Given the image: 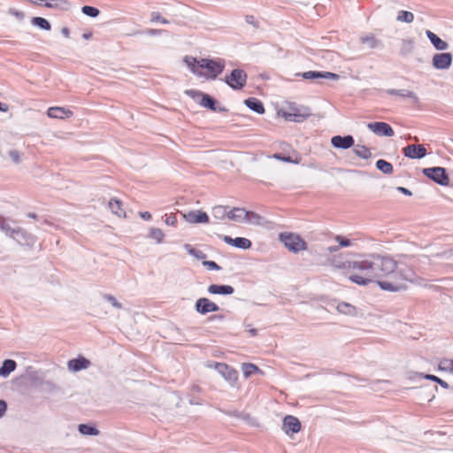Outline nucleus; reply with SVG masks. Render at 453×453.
<instances>
[{
    "mask_svg": "<svg viewBox=\"0 0 453 453\" xmlns=\"http://www.w3.org/2000/svg\"><path fill=\"white\" fill-rule=\"evenodd\" d=\"M366 285L376 282L386 291L396 292L405 289L416 280L414 271L403 261L388 256L370 254Z\"/></svg>",
    "mask_w": 453,
    "mask_h": 453,
    "instance_id": "1",
    "label": "nucleus"
},
{
    "mask_svg": "<svg viewBox=\"0 0 453 453\" xmlns=\"http://www.w3.org/2000/svg\"><path fill=\"white\" fill-rule=\"evenodd\" d=\"M370 263V254L360 256L357 260L353 261H341L334 258L331 262L332 266L342 271L345 274L349 275V279L353 283L360 286H365L367 273Z\"/></svg>",
    "mask_w": 453,
    "mask_h": 453,
    "instance_id": "2",
    "label": "nucleus"
},
{
    "mask_svg": "<svg viewBox=\"0 0 453 453\" xmlns=\"http://www.w3.org/2000/svg\"><path fill=\"white\" fill-rule=\"evenodd\" d=\"M183 60L194 74L206 80L216 79L224 69V62L220 59H197L191 56H186Z\"/></svg>",
    "mask_w": 453,
    "mask_h": 453,
    "instance_id": "3",
    "label": "nucleus"
},
{
    "mask_svg": "<svg viewBox=\"0 0 453 453\" xmlns=\"http://www.w3.org/2000/svg\"><path fill=\"white\" fill-rule=\"evenodd\" d=\"M280 242L291 252L298 253L307 250L306 242L293 232H282L279 234Z\"/></svg>",
    "mask_w": 453,
    "mask_h": 453,
    "instance_id": "4",
    "label": "nucleus"
},
{
    "mask_svg": "<svg viewBox=\"0 0 453 453\" xmlns=\"http://www.w3.org/2000/svg\"><path fill=\"white\" fill-rule=\"evenodd\" d=\"M282 115L286 120L301 122L311 116V111L308 107L291 105Z\"/></svg>",
    "mask_w": 453,
    "mask_h": 453,
    "instance_id": "5",
    "label": "nucleus"
},
{
    "mask_svg": "<svg viewBox=\"0 0 453 453\" xmlns=\"http://www.w3.org/2000/svg\"><path fill=\"white\" fill-rule=\"evenodd\" d=\"M225 81L234 89H242L247 81V74L242 69H234Z\"/></svg>",
    "mask_w": 453,
    "mask_h": 453,
    "instance_id": "6",
    "label": "nucleus"
},
{
    "mask_svg": "<svg viewBox=\"0 0 453 453\" xmlns=\"http://www.w3.org/2000/svg\"><path fill=\"white\" fill-rule=\"evenodd\" d=\"M423 173L426 177L440 185L448 186L449 183V178L442 167L426 168Z\"/></svg>",
    "mask_w": 453,
    "mask_h": 453,
    "instance_id": "7",
    "label": "nucleus"
},
{
    "mask_svg": "<svg viewBox=\"0 0 453 453\" xmlns=\"http://www.w3.org/2000/svg\"><path fill=\"white\" fill-rule=\"evenodd\" d=\"M186 94L188 95L193 99L198 101L199 104L204 108H208L213 111H216V103L215 100L211 97L209 95L204 94L198 90H187Z\"/></svg>",
    "mask_w": 453,
    "mask_h": 453,
    "instance_id": "8",
    "label": "nucleus"
},
{
    "mask_svg": "<svg viewBox=\"0 0 453 453\" xmlns=\"http://www.w3.org/2000/svg\"><path fill=\"white\" fill-rule=\"evenodd\" d=\"M207 366L218 371L226 380L229 381H236L238 380L237 371L225 363L213 362L208 364Z\"/></svg>",
    "mask_w": 453,
    "mask_h": 453,
    "instance_id": "9",
    "label": "nucleus"
},
{
    "mask_svg": "<svg viewBox=\"0 0 453 453\" xmlns=\"http://www.w3.org/2000/svg\"><path fill=\"white\" fill-rule=\"evenodd\" d=\"M181 215L182 218L190 224H207L210 221L207 213L201 210L188 211Z\"/></svg>",
    "mask_w": 453,
    "mask_h": 453,
    "instance_id": "10",
    "label": "nucleus"
},
{
    "mask_svg": "<svg viewBox=\"0 0 453 453\" xmlns=\"http://www.w3.org/2000/svg\"><path fill=\"white\" fill-rule=\"evenodd\" d=\"M301 422L297 418L292 415H288L284 418L282 429L288 435L298 433L301 430Z\"/></svg>",
    "mask_w": 453,
    "mask_h": 453,
    "instance_id": "11",
    "label": "nucleus"
},
{
    "mask_svg": "<svg viewBox=\"0 0 453 453\" xmlns=\"http://www.w3.org/2000/svg\"><path fill=\"white\" fill-rule=\"evenodd\" d=\"M196 310L201 314H207L212 311H218L219 307L208 298H199L196 303Z\"/></svg>",
    "mask_w": 453,
    "mask_h": 453,
    "instance_id": "12",
    "label": "nucleus"
},
{
    "mask_svg": "<svg viewBox=\"0 0 453 453\" xmlns=\"http://www.w3.org/2000/svg\"><path fill=\"white\" fill-rule=\"evenodd\" d=\"M367 127L378 135L393 136V128L386 122H372L367 125Z\"/></svg>",
    "mask_w": 453,
    "mask_h": 453,
    "instance_id": "13",
    "label": "nucleus"
},
{
    "mask_svg": "<svg viewBox=\"0 0 453 453\" xmlns=\"http://www.w3.org/2000/svg\"><path fill=\"white\" fill-rule=\"evenodd\" d=\"M452 55L450 53H438L433 57V65L436 69H447L451 65Z\"/></svg>",
    "mask_w": 453,
    "mask_h": 453,
    "instance_id": "14",
    "label": "nucleus"
},
{
    "mask_svg": "<svg viewBox=\"0 0 453 453\" xmlns=\"http://www.w3.org/2000/svg\"><path fill=\"white\" fill-rule=\"evenodd\" d=\"M354 143L355 141L351 135H335L331 138V144L337 149L347 150L351 148Z\"/></svg>",
    "mask_w": 453,
    "mask_h": 453,
    "instance_id": "15",
    "label": "nucleus"
},
{
    "mask_svg": "<svg viewBox=\"0 0 453 453\" xmlns=\"http://www.w3.org/2000/svg\"><path fill=\"white\" fill-rule=\"evenodd\" d=\"M47 115L51 119H65L73 117V112L65 107L52 106L48 109Z\"/></svg>",
    "mask_w": 453,
    "mask_h": 453,
    "instance_id": "16",
    "label": "nucleus"
},
{
    "mask_svg": "<svg viewBox=\"0 0 453 453\" xmlns=\"http://www.w3.org/2000/svg\"><path fill=\"white\" fill-rule=\"evenodd\" d=\"M403 154L410 158H422L426 155V150L423 145H408L403 149Z\"/></svg>",
    "mask_w": 453,
    "mask_h": 453,
    "instance_id": "17",
    "label": "nucleus"
},
{
    "mask_svg": "<svg viewBox=\"0 0 453 453\" xmlns=\"http://www.w3.org/2000/svg\"><path fill=\"white\" fill-rule=\"evenodd\" d=\"M89 365L90 361L84 357L71 359L67 363V367L72 372H79L81 370L87 369Z\"/></svg>",
    "mask_w": 453,
    "mask_h": 453,
    "instance_id": "18",
    "label": "nucleus"
},
{
    "mask_svg": "<svg viewBox=\"0 0 453 453\" xmlns=\"http://www.w3.org/2000/svg\"><path fill=\"white\" fill-rule=\"evenodd\" d=\"M223 241L229 245L244 250L250 249L251 247V242L249 239L243 237H236L233 239L230 236L225 235L223 236Z\"/></svg>",
    "mask_w": 453,
    "mask_h": 453,
    "instance_id": "19",
    "label": "nucleus"
},
{
    "mask_svg": "<svg viewBox=\"0 0 453 453\" xmlns=\"http://www.w3.org/2000/svg\"><path fill=\"white\" fill-rule=\"evenodd\" d=\"M303 77L304 79H317V78H325V79H333L338 80L339 75L330 72H316V71H309L303 73Z\"/></svg>",
    "mask_w": 453,
    "mask_h": 453,
    "instance_id": "20",
    "label": "nucleus"
},
{
    "mask_svg": "<svg viewBox=\"0 0 453 453\" xmlns=\"http://www.w3.org/2000/svg\"><path fill=\"white\" fill-rule=\"evenodd\" d=\"M234 288L228 285H210L208 292L212 295H231L234 293Z\"/></svg>",
    "mask_w": 453,
    "mask_h": 453,
    "instance_id": "21",
    "label": "nucleus"
},
{
    "mask_svg": "<svg viewBox=\"0 0 453 453\" xmlns=\"http://www.w3.org/2000/svg\"><path fill=\"white\" fill-rule=\"evenodd\" d=\"M426 36L430 40L431 43L434 46V48L438 50H444L448 48V43L438 37L434 33L430 30L426 32Z\"/></svg>",
    "mask_w": 453,
    "mask_h": 453,
    "instance_id": "22",
    "label": "nucleus"
},
{
    "mask_svg": "<svg viewBox=\"0 0 453 453\" xmlns=\"http://www.w3.org/2000/svg\"><path fill=\"white\" fill-rule=\"evenodd\" d=\"M109 208L111 212L119 218L126 217V211L122 207V203L118 199H111L109 202Z\"/></svg>",
    "mask_w": 453,
    "mask_h": 453,
    "instance_id": "23",
    "label": "nucleus"
},
{
    "mask_svg": "<svg viewBox=\"0 0 453 453\" xmlns=\"http://www.w3.org/2000/svg\"><path fill=\"white\" fill-rule=\"evenodd\" d=\"M244 104H246V106H248L250 110L259 113V114H262L265 112V107L262 104L261 101H259L258 99L257 98H253V97H250V98H248L244 101Z\"/></svg>",
    "mask_w": 453,
    "mask_h": 453,
    "instance_id": "24",
    "label": "nucleus"
},
{
    "mask_svg": "<svg viewBox=\"0 0 453 453\" xmlns=\"http://www.w3.org/2000/svg\"><path fill=\"white\" fill-rule=\"evenodd\" d=\"M246 215L247 211L242 208H234L227 212V218L237 222H243Z\"/></svg>",
    "mask_w": 453,
    "mask_h": 453,
    "instance_id": "25",
    "label": "nucleus"
},
{
    "mask_svg": "<svg viewBox=\"0 0 453 453\" xmlns=\"http://www.w3.org/2000/svg\"><path fill=\"white\" fill-rule=\"evenodd\" d=\"M16 362L12 359L4 361L3 365L0 367V376L6 377L16 369Z\"/></svg>",
    "mask_w": 453,
    "mask_h": 453,
    "instance_id": "26",
    "label": "nucleus"
},
{
    "mask_svg": "<svg viewBox=\"0 0 453 453\" xmlns=\"http://www.w3.org/2000/svg\"><path fill=\"white\" fill-rule=\"evenodd\" d=\"M336 309L340 313L344 315L354 316L357 313L356 307L345 302L339 303Z\"/></svg>",
    "mask_w": 453,
    "mask_h": 453,
    "instance_id": "27",
    "label": "nucleus"
},
{
    "mask_svg": "<svg viewBox=\"0 0 453 453\" xmlns=\"http://www.w3.org/2000/svg\"><path fill=\"white\" fill-rule=\"evenodd\" d=\"M242 371L245 378H249L257 372L262 373V371L258 368V366L251 363H243L242 365Z\"/></svg>",
    "mask_w": 453,
    "mask_h": 453,
    "instance_id": "28",
    "label": "nucleus"
},
{
    "mask_svg": "<svg viewBox=\"0 0 453 453\" xmlns=\"http://www.w3.org/2000/svg\"><path fill=\"white\" fill-rule=\"evenodd\" d=\"M273 157L278 160L294 164H299L301 161V157L295 151H293V156H284L280 153H275L273 154Z\"/></svg>",
    "mask_w": 453,
    "mask_h": 453,
    "instance_id": "29",
    "label": "nucleus"
},
{
    "mask_svg": "<svg viewBox=\"0 0 453 453\" xmlns=\"http://www.w3.org/2000/svg\"><path fill=\"white\" fill-rule=\"evenodd\" d=\"M438 369L442 372L453 373V358H441L439 361Z\"/></svg>",
    "mask_w": 453,
    "mask_h": 453,
    "instance_id": "30",
    "label": "nucleus"
},
{
    "mask_svg": "<svg viewBox=\"0 0 453 453\" xmlns=\"http://www.w3.org/2000/svg\"><path fill=\"white\" fill-rule=\"evenodd\" d=\"M353 151L357 157L364 159H368L372 157L370 149L365 145H357Z\"/></svg>",
    "mask_w": 453,
    "mask_h": 453,
    "instance_id": "31",
    "label": "nucleus"
},
{
    "mask_svg": "<svg viewBox=\"0 0 453 453\" xmlns=\"http://www.w3.org/2000/svg\"><path fill=\"white\" fill-rule=\"evenodd\" d=\"M376 167L386 174H390L393 173V165L389 162L383 159H379L376 162Z\"/></svg>",
    "mask_w": 453,
    "mask_h": 453,
    "instance_id": "32",
    "label": "nucleus"
},
{
    "mask_svg": "<svg viewBox=\"0 0 453 453\" xmlns=\"http://www.w3.org/2000/svg\"><path fill=\"white\" fill-rule=\"evenodd\" d=\"M149 236L155 240L157 243H161L165 238V234L160 228H150Z\"/></svg>",
    "mask_w": 453,
    "mask_h": 453,
    "instance_id": "33",
    "label": "nucleus"
},
{
    "mask_svg": "<svg viewBox=\"0 0 453 453\" xmlns=\"http://www.w3.org/2000/svg\"><path fill=\"white\" fill-rule=\"evenodd\" d=\"M388 94L391 96H397L401 97L406 98H416V95L414 92L410 90H396V89H389L388 90Z\"/></svg>",
    "mask_w": 453,
    "mask_h": 453,
    "instance_id": "34",
    "label": "nucleus"
},
{
    "mask_svg": "<svg viewBox=\"0 0 453 453\" xmlns=\"http://www.w3.org/2000/svg\"><path fill=\"white\" fill-rule=\"evenodd\" d=\"M227 212L226 207L222 205H217L212 209V214L218 219H224L227 217Z\"/></svg>",
    "mask_w": 453,
    "mask_h": 453,
    "instance_id": "35",
    "label": "nucleus"
},
{
    "mask_svg": "<svg viewBox=\"0 0 453 453\" xmlns=\"http://www.w3.org/2000/svg\"><path fill=\"white\" fill-rule=\"evenodd\" d=\"M79 432L85 435H97L99 434L96 428L85 424L79 426Z\"/></svg>",
    "mask_w": 453,
    "mask_h": 453,
    "instance_id": "36",
    "label": "nucleus"
},
{
    "mask_svg": "<svg viewBox=\"0 0 453 453\" xmlns=\"http://www.w3.org/2000/svg\"><path fill=\"white\" fill-rule=\"evenodd\" d=\"M397 20L401 22L411 23L414 20V15L408 11H400L397 15Z\"/></svg>",
    "mask_w": 453,
    "mask_h": 453,
    "instance_id": "37",
    "label": "nucleus"
},
{
    "mask_svg": "<svg viewBox=\"0 0 453 453\" xmlns=\"http://www.w3.org/2000/svg\"><path fill=\"white\" fill-rule=\"evenodd\" d=\"M32 23H33V25L38 26L42 29H44V30L50 29V24L44 18L35 17L32 19Z\"/></svg>",
    "mask_w": 453,
    "mask_h": 453,
    "instance_id": "38",
    "label": "nucleus"
},
{
    "mask_svg": "<svg viewBox=\"0 0 453 453\" xmlns=\"http://www.w3.org/2000/svg\"><path fill=\"white\" fill-rule=\"evenodd\" d=\"M261 219L262 218L258 214L253 211H247V215L245 216L243 221L258 225L261 223Z\"/></svg>",
    "mask_w": 453,
    "mask_h": 453,
    "instance_id": "39",
    "label": "nucleus"
},
{
    "mask_svg": "<svg viewBox=\"0 0 453 453\" xmlns=\"http://www.w3.org/2000/svg\"><path fill=\"white\" fill-rule=\"evenodd\" d=\"M0 229L4 231L10 236H13L14 234L19 232V229L15 230L12 228L5 219H0Z\"/></svg>",
    "mask_w": 453,
    "mask_h": 453,
    "instance_id": "40",
    "label": "nucleus"
},
{
    "mask_svg": "<svg viewBox=\"0 0 453 453\" xmlns=\"http://www.w3.org/2000/svg\"><path fill=\"white\" fill-rule=\"evenodd\" d=\"M82 12L88 16H90V17H97L99 15V10L96 7H92V6H83L82 7Z\"/></svg>",
    "mask_w": 453,
    "mask_h": 453,
    "instance_id": "41",
    "label": "nucleus"
},
{
    "mask_svg": "<svg viewBox=\"0 0 453 453\" xmlns=\"http://www.w3.org/2000/svg\"><path fill=\"white\" fill-rule=\"evenodd\" d=\"M334 240L339 243L340 248L349 247L351 245L350 240L342 235L334 236Z\"/></svg>",
    "mask_w": 453,
    "mask_h": 453,
    "instance_id": "42",
    "label": "nucleus"
},
{
    "mask_svg": "<svg viewBox=\"0 0 453 453\" xmlns=\"http://www.w3.org/2000/svg\"><path fill=\"white\" fill-rule=\"evenodd\" d=\"M151 22H160L162 24H168L169 20L161 16L159 12H154L151 13Z\"/></svg>",
    "mask_w": 453,
    "mask_h": 453,
    "instance_id": "43",
    "label": "nucleus"
},
{
    "mask_svg": "<svg viewBox=\"0 0 453 453\" xmlns=\"http://www.w3.org/2000/svg\"><path fill=\"white\" fill-rule=\"evenodd\" d=\"M165 223L168 226H176L177 217L174 213L165 214Z\"/></svg>",
    "mask_w": 453,
    "mask_h": 453,
    "instance_id": "44",
    "label": "nucleus"
},
{
    "mask_svg": "<svg viewBox=\"0 0 453 453\" xmlns=\"http://www.w3.org/2000/svg\"><path fill=\"white\" fill-rule=\"evenodd\" d=\"M245 21L254 27L255 28L259 27V22L257 20L256 17L254 15H246L245 16Z\"/></svg>",
    "mask_w": 453,
    "mask_h": 453,
    "instance_id": "45",
    "label": "nucleus"
},
{
    "mask_svg": "<svg viewBox=\"0 0 453 453\" xmlns=\"http://www.w3.org/2000/svg\"><path fill=\"white\" fill-rule=\"evenodd\" d=\"M10 157L15 164H19L20 162V154L17 150H12L9 152Z\"/></svg>",
    "mask_w": 453,
    "mask_h": 453,
    "instance_id": "46",
    "label": "nucleus"
},
{
    "mask_svg": "<svg viewBox=\"0 0 453 453\" xmlns=\"http://www.w3.org/2000/svg\"><path fill=\"white\" fill-rule=\"evenodd\" d=\"M363 42L368 43L371 47H375L377 45V40L374 38V36H366L362 39Z\"/></svg>",
    "mask_w": 453,
    "mask_h": 453,
    "instance_id": "47",
    "label": "nucleus"
},
{
    "mask_svg": "<svg viewBox=\"0 0 453 453\" xmlns=\"http://www.w3.org/2000/svg\"><path fill=\"white\" fill-rule=\"evenodd\" d=\"M203 265L207 266L209 270H219L220 267L214 261H205Z\"/></svg>",
    "mask_w": 453,
    "mask_h": 453,
    "instance_id": "48",
    "label": "nucleus"
},
{
    "mask_svg": "<svg viewBox=\"0 0 453 453\" xmlns=\"http://www.w3.org/2000/svg\"><path fill=\"white\" fill-rule=\"evenodd\" d=\"M7 410V404L4 400H0V418H2Z\"/></svg>",
    "mask_w": 453,
    "mask_h": 453,
    "instance_id": "49",
    "label": "nucleus"
},
{
    "mask_svg": "<svg viewBox=\"0 0 453 453\" xmlns=\"http://www.w3.org/2000/svg\"><path fill=\"white\" fill-rule=\"evenodd\" d=\"M423 378H425L426 380H431V381H434L436 383H438L441 379V378H439L435 375H432V374H426L423 376Z\"/></svg>",
    "mask_w": 453,
    "mask_h": 453,
    "instance_id": "50",
    "label": "nucleus"
},
{
    "mask_svg": "<svg viewBox=\"0 0 453 453\" xmlns=\"http://www.w3.org/2000/svg\"><path fill=\"white\" fill-rule=\"evenodd\" d=\"M140 217L143 219L144 220H150L151 219V214L149 211H141L139 213Z\"/></svg>",
    "mask_w": 453,
    "mask_h": 453,
    "instance_id": "51",
    "label": "nucleus"
},
{
    "mask_svg": "<svg viewBox=\"0 0 453 453\" xmlns=\"http://www.w3.org/2000/svg\"><path fill=\"white\" fill-rule=\"evenodd\" d=\"M106 298H107V300H108L109 302H111V304H112L113 306H115V307H117V308H120V307H121V304H120V303H119L116 301L115 297H113V296H108Z\"/></svg>",
    "mask_w": 453,
    "mask_h": 453,
    "instance_id": "52",
    "label": "nucleus"
},
{
    "mask_svg": "<svg viewBox=\"0 0 453 453\" xmlns=\"http://www.w3.org/2000/svg\"><path fill=\"white\" fill-rule=\"evenodd\" d=\"M9 110V106L6 104L0 102V111L6 112Z\"/></svg>",
    "mask_w": 453,
    "mask_h": 453,
    "instance_id": "53",
    "label": "nucleus"
},
{
    "mask_svg": "<svg viewBox=\"0 0 453 453\" xmlns=\"http://www.w3.org/2000/svg\"><path fill=\"white\" fill-rule=\"evenodd\" d=\"M438 384H439L441 387H442L443 388H446V389H448V388H449V385L446 381H444L443 380H441V379H440V380H439Z\"/></svg>",
    "mask_w": 453,
    "mask_h": 453,
    "instance_id": "54",
    "label": "nucleus"
},
{
    "mask_svg": "<svg viewBox=\"0 0 453 453\" xmlns=\"http://www.w3.org/2000/svg\"><path fill=\"white\" fill-rule=\"evenodd\" d=\"M339 249H340V247H339V246H333V247H329V248H328V250H329L330 252H335V251L339 250Z\"/></svg>",
    "mask_w": 453,
    "mask_h": 453,
    "instance_id": "55",
    "label": "nucleus"
},
{
    "mask_svg": "<svg viewBox=\"0 0 453 453\" xmlns=\"http://www.w3.org/2000/svg\"><path fill=\"white\" fill-rule=\"evenodd\" d=\"M399 190L406 195H411V192L405 188H399Z\"/></svg>",
    "mask_w": 453,
    "mask_h": 453,
    "instance_id": "56",
    "label": "nucleus"
},
{
    "mask_svg": "<svg viewBox=\"0 0 453 453\" xmlns=\"http://www.w3.org/2000/svg\"><path fill=\"white\" fill-rule=\"evenodd\" d=\"M45 6H46V7H49V8H51V7H53L54 5H53L52 4H50V3H46V4H45Z\"/></svg>",
    "mask_w": 453,
    "mask_h": 453,
    "instance_id": "57",
    "label": "nucleus"
},
{
    "mask_svg": "<svg viewBox=\"0 0 453 453\" xmlns=\"http://www.w3.org/2000/svg\"><path fill=\"white\" fill-rule=\"evenodd\" d=\"M149 33H150V34H151V35H155V34H157V31H156V30H154V29H150V30L149 31Z\"/></svg>",
    "mask_w": 453,
    "mask_h": 453,
    "instance_id": "58",
    "label": "nucleus"
},
{
    "mask_svg": "<svg viewBox=\"0 0 453 453\" xmlns=\"http://www.w3.org/2000/svg\"><path fill=\"white\" fill-rule=\"evenodd\" d=\"M29 217H31V218H33V219H35V218H36V216H35V214H33V213H30V214H29Z\"/></svg>",
    "mask_w": 453,
    "mask_h": 453,
    "instance_id": "59",
    "label": "nucleus"
}]
</instances>
